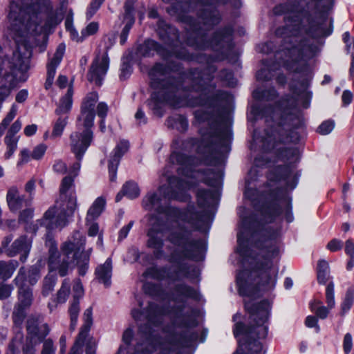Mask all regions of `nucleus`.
<instances>
[{
  "label": "nucleus",
  "instance_id": "45",
  "mask_svg": "<svg viewBox=\"0 0 354 354\" xmlns=\"http://www.w3.org/2000/svg\"><path fill=\"white\" fill-rule=\"evenodd\" d=\"M92 324H93L91 323L84 322V324L81 326L80 332L75 339V343L71 349L70 354H80L78 349L81 348L84 345Z\"/></svg>",
  "mask_w": 354,
  "mask_h": 354
},
{
  "label": "nucleus",
  "instance_id": "37",
  "mask_svg": "<svg viewBox=\"0 0 354 354\" xmlns=\"http://www.w3.org/2000/svg\"><path fill=\"white\" fill-rule=\"evenodd\" d=\"M95 274L99 282L102 283L105 287H109L112 277L111 258H107L103 264L99 265L95 268Z\"/></svg>",
  "mask_w": 354,
  "mask_h": 354
},
{
  "label": "nucleus",
  "instance_id": "44",
  "mask_svg": "<svg viewBox=\"0 0 354 354\" xmlns=\"http://www.w3.org/2000/svg\"><path fill=\"white\" fill-rule=\"evenodd\" d=\"M166 122L169 128L176 129L180 133L186 132L189 128L188 120L187 117L183 114L169 116Z\"/></svg>",
  "mask_w": 354,
  "mask_h": 354
},
{
  "label": "nucleus",
  "instance_id": "13",
  "mask_svg": "<svg viewBox=\"0 0 354 354\" xmlns=\"http://www.w3.org/2000/svg\"><path fill=\"white\" fill-rule=\"evenodd\" d=\"M109 46L106 47V50L102 55L101 62L99 63L98 59L95 58L88 69L87 80L88 82H95L97 86H101L103 84L104 77L106 75L110 64V59L108 51L115 42V35L108 37Z\"/></svg>",
  "mask_w": 354,
  "mask_h": 354
},
{
  "label": "nucleus",
  "instance_id": "47",
  "mask_svg": "<svg viewBox=\"0 0 354 354\" xmlns=\"http://www.w3.org/2000/svg\"><path fill=\"white\" fill-rule=\"evenodd\" d=\"M105 206V198L102 196L97 197L87 212L86 220L88 221L89 218L91 220L97 219L103 212Z\"/></svg>",
  "mask_w": 354,
  "mask_h": 354
},
{
  "label": "nucleus",
  "instance_id": "49",
  "mask_svg": "<svg viewBox=\"0 0 354 354\" xmlns=\"http://www.w3.org/2000/svg\"><path fill=\"white\" fill-rule=\"evenodd\" d=\"M57 208L55 205L50 207L44 214L41 218L37 220L40 227H45L47 230L53 228L54 219L56 218Z\"/></svg>",
  "mask_w": 354,
  "mask_h": 354
},
{
  "label": "nucleus",
  "instance_id": "5",
  "mask_svg": "<svg viewBox=\"0 0 354 354\" xmlns=\"http://www.w3.org/2000/svg\"><path fill=\"white\" fill-rule=\"evenodd\" d=\"M169 185L172 188L171 198L181 203H188L185 208H180L171 205H159L156 212L159 214H165L167 217L180 220L183 222L196 225L198 222L204 223L211 218L212 214L208 211H198L193 203L192 196L188 191L198 186V183L187 180L177 176H170L167 179Z\"/></svg>",
  "mask_w": 354,
  "mask_h": 354
},
{
  "label": "nucleus",
  "instance_id": "38",
  "mask_svg": "<svg viewBox=\"0 0 354 354\" xmlns=\"http://www.w3.org/2000/svg\"><path fill=\"white\" fill-rule=\"evenodd\" d=\"M236 252L244 259H256V257L253 256L252 250L249 247V238L243 231L237 234V248Z\"/></svg>",
  "mask_w": 354,
  "mask_h": 354
},
{
  "label": "nucleus",
  "instance_id": "36",
  "mask_svg": "<svg viewBox=\"0 0 354 354\" xmlns=\"http://www.w3.org/2000/svg\"><path fill=\"white\" fill-rule=\"evenodd\" d=\"M292 170L290 165H278L270 169L267 179L272 183H279L287 180L292 174Z\"/></svg>",
  "mask_w": 354,
  "mask_h": 354
},
{
  "label": "nucleus",
  "instance_id": "55",
  "mask_svg": "<svg viewBox=\"0 0 354 354\" xmlns=\"http://www.w3.org/2000/svg\"><path fill=\"white\" fill-rule=\"evenodd\" d=\"M26 308L17 306L16 310L12 313V322L15 328L19 329L20 335L19 342L21 343L24 339V335L21 332L23 322L26 317Z\"/></svg>",
  "mask_w": 354,
  "mask_h": 354
},
{
  "label": "nucleus",
  "instance_id": "28",
  "mask_svg": "<svg viewBox=\"0 0 354 354\" xmlns=\"http://www.w3.org/2000/svg\"><path fill=\"white\" fill-rule=\"evenodd\" d=\"M325 295L327 307L321 306L315 308V306L313 303L310 304V310L315 313V316L317 317L318 319H326L330 313V309L333 308L335 305V284L333 281H331L326 285Z\"/></svg>",
  "mask_w": 354,
  "mask_h": 354
},
{
  "label": "nucleus",
  "instance_id": "58",
  "mask_svg": "<svg viewBox=\"0 0 354 354\" xmlns=\"http://www.w3.org/2000/svg\"><path fill=\"white\" fill-rule=\"evenodd\" d=\"M60 254L56 245H52L48 250V267L49 272L56 271V266L59 263Z\"/></svg>",
  "mask_w": 354,
  "mask_h": 354
},
{
  "label": "nucleus",
  "instance_id": "53",
  "mask_svg": "<svg viewBox=\"0 0 354 354\" xmlns=\"http://www.w3.org/2000/svg\"><path fill=\"white\" fill-rule=\"evenodd\" d=\"M142 333L146 337V339L149 344L156 350L158 346H162L163 342H162V337L159 334H154V330L149 325H146L144 329L142 330Z\"/></svg>",
  "mask_w": 354,
  "mask_h": 354
},
{
  "label": "nucleus",
  "instance_id": "32",
  "mask_svg": "<svg viewBox=\"0 0 354 354\" xmlns=\"http://www.w3.org/2000/svg\"><path fill=\"white\" fill-rule=\"evenodd\" d=\"M315 48V46L308 44V40L306 38H302L297 44L286 47L284 51L290 58H295L300 62L304 57L306 50H313Z\"/></svg>",
  "mask_w": 354,
  "mask_h": 354
},
{
  "label": "nucleus",
  "instance_id": "27",
  "mask_svg": "<svg viewBox=\"0 0 354 354\" xmlns=\"http://www.w3.org/2000/svg\"><path fill=\"white\" fill-rule=\"evenodd\" d=\"M272 12L275 16L292 14L299 15L301 17L310 15L309 11L301 6L299 0H287L286 2L279 3L274 6Z\"/></svg>",
  "mask_w": 354,
  "mask_h": 354
},
{
  "label": "nucleus",
  "instance_id": "22",
  "mask_svg": "<svg viewBox=\"0 0 354 354\" xmlns=\"http://www.w3.org/2000/svg\"><path fill=\"white\" fill-rule=\"evenodd\" d=\"M130 145L127 140H121L113 149L108 162L109 180L115 182L117 178L118 169L123 156L129 151Z\"/></svg>",
  "mask_w": 354,
  "mask_h": 354
},
{
  "label": "nucleus",
  "instance_id": "25",
  "mask_svg": "<svg viewBox=\"0 0 354 354\" xmlns=\"http://www.w3.org/2000/svg\"><path fill=\"white\" fill-rule=\"evenodd\" d=\"M32 243V238L29 239L26 234L21 235L12 243L10 248L6 250V254L10 257L20 254V261L25 263L29 256Z\"/></svg>",
  "mask_w": 354,
  "mask_h": 354
},
{
  "label": "nucleus",
  "instance_id": "31",
  "mask_svg": "<svg viewBox=\"0 0 354 354\" xmlns=\"http://www.w3.org/2000/svg\"><path fill=\"white\" fill-rule=\"evenodd\" d=\"M71 141V151L74 153L77 162H74L72 169L75 172L74 176L77 175V172L80 171L81 167V161L83 160L84 156L88 148L91 144H89L86 147L82 145V138L81 136H77V137L73 138V134L70 136Z\"/></svg>",
  "mask_w": 354,
  "mask_h": 354
},
{
  "label": "nucleus",
  "instance_id": "17",
  "mask_svg": "<svg viewBox=\"0 0 354 354\" xmlns=\"http://www.w3.org/2000/svg\"><path fill=\"white\" fill-rule=\"evenodd\" d=\"M308 27L306 29L305 32L310 37L314 39H317L321 37H327L330 36L333 31V19H330V24L328 28H324V25L328 20V12L326 11H321L319 14V19L321 22L317 21L311 15H306Z\"/></svg>",
  "mask_w": 354,
  "mask_h": 354
},
{
  "label": "nucleus",
  "instance_id": "12",
  "mask_svg": "<svg viewBox=\"0 0 354 354\" xmlns=\"http://www.w3.org/2000/svg\"><path fill=\"white\" fill-rule=\"evenodd\" d=\"M154 52L158 55L162 60H167L172 57L176 59H188V53L185 50H180L179 48L168 49L163 44L158 41L147 38L139 44L136 48V53L143 57H151L154 55Z\"/></svg>",
  "mask_w": 354,
  "mask_h": 354
},
{
  "label": "nucleus",
  "instance_id": "62",
  "mask_svg": "<svg viewBox=\"0 0 354 354\" xmlns=\"http://www.w3.org/2000/svg\"><path fill=\"white\" fill-rule=\"evenodd\" d=\"M71 287L69 284L66 283V279L63 281L60 289L57 291L55 302L57 304H64L66 301L70 294Z\"/></svg>",
  "mask_w": 354,
  "mask_h": 354
},
{
  "label": "nucleus",
  "instance_id": "40",
  "mask_svg": "<svg viewBox=\"0 0 354 354\" xmlns=\"http://www.w3.org/2000/svg\"><path fill=\"white\" fill-rule=\"evenodd\" d=\"M73 88L72 86L68 88L66 94L62 96L59 100V103L55 110L56 115H62L64 114H68L73 106Z\"/></svg>",
  "mask_w": 354,
  "mask_h": 354
},
{
  "label": "nucleus",
  "instance_id": "7",
  "mask_svg": "<svg viewBox=\"0 0 354 354\" xmlns=\"http://www.w3.org/2000/svg\"><path fill=\"white\" fill-rule=\"evenodd\" d=\"M291 97H283L274 104H267L262 107L261 118L271 116L275 126L281 129L287 127L283 138L287 141L297 144L301 140V135L298 130L306 129L305 118L301 111H293L295 104L291 102Z\"/></svg>",
  "mask_w": 354,
  "mask_h": 354
},
{
  "label": "nucleus",
  "instance_id": "9",
  "mask_svg": "<svg viewBox=\"0 0 354 354\" xmlns=\"http://www.w3.org/2000/svg\"><path fill=\"white\" fill-rule=\"evenodd\" d=\"M168 299L173 301L180 304L169 306V315H173L176 320L173 322L178 328H194L198 326L197 311L195 309L192 310L191 313H184L186 307L187 299H192L195 301H199L201 299L200 292L194 287L185 283H177L173 288V292Z\"/></svg>",
  "mask_w": 354,
  "mask_h": 354
},
{
  "label": "nucleus",
  "instance_id": "34",
  "mask_svg": "<svg viewBox=\"0 0 354 354\" xmlns=\"http://www.w3.org/2000/svg\"><path fill=\"white\" fill-rule=\"evenodd\" d=\"M196 15L207 26L214 27L222 21V16L216 9L202 8L197 11Z\"/></svg>",
  "mask_w": 354,
  "mask_h": 354
},
{
  "label": "nucleus",
  "instance_id": "8",
  "mask_svg": "<svg viewBox=\"0 0 354 354\" xmlns=\"http://www.w3.org/2000/svg\"><path fill=\"white\" fill-rule=\"evenodd\" d=\"M261 204L259 207L255 204L254 209L261 213L268 223H274L283 214L287 223L293 221L292 199L286 187L278 186L266 189L261 193Z\"/></svg>",
  "mask_w": 354,
  "mask_h": 354
},
{
  "label": "nucleus",
  "instance_id": "20",
  "mask_svg": "<svg viewBox=\"0 0 354 354\" xmlns=\"http://www.w3.org/2000/svg\"><path fill=\"white\" fill-rule=\"evenodd\" d=\"M26 270L24 267H21L15 279V285L18 288V306L27 309L32 302V290L26 284Z\"/></svg>",
  "mask_w": 354,
  "mask_h": 354
},
{
  "label": "nucleus",
  "instance_id": "46",
  "mask_svg": "<svg viewBox=\"0 0 354 354\" xmlns=\"http://www.w3.org/2000/svg\"><path fill=\"white\" fill-rule=\"evenodd\" d=\"M196 196L198 206L200 208H205L209 207V200H215L217 198L218 193L214 190L201 188L198 189Z\"/></svg>",
  "mask_w": 354,
  "mask_h": 354
},
{
  "label": "nucleus",
  "instance_id": "11",
  "mask_svg": "<svg viewBox=\"0 0 354 354\" xmlns=\"http://www.w3.org/2000/svg\"><path fill=\"white\" fill-rule=\"evenodd\" d=\"M166 11L171 16H176L178 21L189 26L185 30V42L187 46L189 38L195 39L198 43L208 39L207 32L200 22L187 14L189 11L185 6H182L180 3H172L166 8Z\"/></svg>",
  "mask_w": 354,
  "mask_h": 354
},
{
  "label": "nucleus",
  "instance_id": "4",
  "mask_svg": "<svg viewBox=\"0 0 354 354\" xmlns=\"http://www.w3.org/2000/svg\"><path fill=\"white\" fill-rule=\"evenodd\" d=\"M192 231L184 225H179L177 230L169 232L167 240L175 246L181 247V250H175L167 258L171 263L177 264L176 269L171 273L175 281L180 280V277L194 278L198 274L196 268H192L187 263L183 262L185 259L198 262L205 258L207 243L202 239H192Z\"/></svg>",
  "mask_w": 354,
  "mask_h": 354
},
{
  "label": "nucleus",
  "instance_id": "6",
  "mask_svg": "<svg viewBox=\"0 0 354 354\" xmlns=\"http://www.w3.org/2000/svg\"><path fill=\"white\" fill-rule=\"evenodd\" d=\"M234 32V30L232 26L226 25L214 30L207 41L198 43L195 39L189 38L188 46L201 50L209 49L214 52L215 54H194L190 53L185 47L180 46V50H185L189 55L188 59H178L186 62L195 61L198 63H205L207 65V68L214 73L216 71V66L213 65V64L227 59L229 57L228 51L232 50L234 46L233 42Z\"/></svg>",
  "mask_w": 354,
  "mask_h": 354
},
{
  "label": "nucleus",
  "instance_id": "39",
  "mask_svg": "<svg viewBox=\"0 0 354 354\" xmlns=\"http://www.w3.org/2000/svg\"><path fill=\"white\" fill-rule=\"evenodd\" d=\"M273 131L277 132L280 136H283L279 132H277L275 129L265 130V136L261 139V149L264 153H271L274 149L276 150L277 146L284 142L283 139L277 140L274 134Z\"/></svg>",
  "mask_w": 354,
  "mask_h": 354
},
{
  "label": "nucleus",
  "instance_id": "41",
  "mask_svg": "<svg viewBox=\"0 0 354 354\" xmlns=\"http://www.w3.org/2000/svg\"><path fill=\"white\" fill-rule=\"evenodd\" d=\"M91 250V249H89L79 253L77 250V252L73 253V258L76 260L77 272L81 277L85 276L88 270Z\"/></svg>",
  "mask_w": 354,
  "mask_h": 354
},
{
  "label": "nucleus",
  "instance_id": "15",
  "mask_svg": "<svg viewBox=\"0 0 354 354\" xmlns=\"http://www.w3.org/2000/svg\"><path fill=\"white\" fill-rule=\"evenodd\" d=\"M26 339L37 344H41L46 339L50 332L48 324L44 322L39 316H30L26 320Z\"/></svg>",
  "mask_w": 354,
  "mask_h": 354
},
{
  "label": "nucleus",
  "instance_id": "29",
  "mask_svg": "<svg viewBox=\"0 0 354 354\" xmlns=\"http://www.w3.org/2000/svg\"><path fill=\"white\" fill-rule=\"evenodd\" d=\"M66 197L67 198L66 205L63 204L59 211H57L55 218L56 226H66L68 224V218L73 217L77 208L76 196L71 194Z\"/></svg>",
  "mask_w": 354,
  "mask_h": 354
},
{
  "label": "nucleus",
  "instance_id": "24",
  "mask_svg": "<svg viewBox=\"0 0 354 354\" xmlns=\"http://www.w3.org/2000/svg\"><path fill=\"white\" fill-rule=\"evenodd\" d=\"M187 78L191 80L192 84L183 88L184 92L203 93L209 91V88H216V84H209L204 81L203 71L198 68H189Z\"/></svg>",
  "mask_w": 354,
  "mask_h": 354
},
{
  "label": "nucleus",
  "instance_id": "10",
  "mask_svg": "<svg viewBox=\"0 0 354 354\" xmlns=\"http://www.w3.org/2000/svg\"><path fill=\"white\" fill-rule=\"evenodd\" d=\"M99 95L97 91H91L83 98L80 105V115L77 117V121L82 120L84 129L82 132L72 133L73 138L77 136L82 138V145L86 147L91 144L93 140L94 120L96 115L95 105L98 101Z\"/></svg>",
  "mask_w": 354,
  "mask_h": 354
},
{
  "label": "nucleus",
  "instance_id": "43",
  "mask_svg": "<svg viewBox=\"0 0 354 354\" xmlns=\"http://www.w3.org/2000/svg\"><path fill=\"white\" fill-rule=\"evenodd\" d=\"M169 308V304L159 305L153 301H149L146 309L149 320L155 322L160 316L168 315Z\"/></svg>",
  "mask_w": 354,
  "mask_h": 354
},
{
  "label": "nucleus",
  "instance_id": "64",
  "mask_svg": "<svg viewBox=\"0 0 354 354\" xmlns=\"http://www.w3.org/2000/svg\"><path fill=\"white\" fill-rule=\"evenodd\" d=\"M62 20V18H60L57 14V12H54L53 10V8L50 7V12H48L46 19L45 21V26L49 28H55L57 25H59Z\"/></svg>",
  "mask_w": 354,
  "mask_h": 354
},
{
  "label": "nucleus",
  "instance_id": "23",
  "mask_svg": "<svg viewBox=\"0 0 354 354\" xmlns=\"http://www.w3.org/2000/svg\"><path fill=\"white\" fill-rule=\"evenodd\" d=\"M164 331L168 333L165 337L166 342L172 346L189 348L198 338V334L196 331L183 330L176 332L169 330L168 328L164 329Z\"/></svg>",
  "mask_w": 354,
  "mask_h": 354
},
{
  "label": "nucleus",
  "instance_id": "21",
  "mask_svg": "<svg viewBox=\"0 0 354 354\" xmlns=\"http://www.w3.org/2000/svg\"><path fill=\"white\" fill-rule=\"evenodd\" d=\"M285 25L279 26L275 30V35L279 38H287L297 36L303 24V19L299 15L283 16Z\"/></svg>",
  "mask_w": 354,
  "mask_h": 354
},
{
  "label": "nucleus",
  "instance_id": "56",
  "mask_svg": "<svg viewBox=\"0 0 354 354\" xmlns=\"http://www.w3.org/2000/svg\"><path fill=\"white\" fill-rule=\"evenodd\" d=\"M122 193L129 199L133 200L140 196V189L137 183L128 180L122 185Z\"/></svg>",
  "mask_w": 354,
  "mask_h": 354
},
{
  "label": "nucleus",
  "instance_id": "61",
  "mask_svg": "<svg viewBox=\"0 0 354 354\" xmlns=\"http://www.w3.org/2000/svg\"><path fill=\"white\" fill-rule=\"evenodd\" d=\"M263 191L259 193L257 189L248 187L246 188L244 192V196L253 203L254 207V205L257 204V207H259L262 200L261 196V193Z\"/></svg>",
  "mask_w": 354,
  "mask_h": 354
},
{
  "label": "nucleus",
  "instance_id": "1",
  "mask_svg": "<svg viewBox=\"0 0 354 354\" xmlns=\"http://www.w3.org/2000/svg\"><path fill=\"white\" fill-rule=\"evenodd\" d=\"M261 223L254 213L241 218V228L250 232L252 235L259 234L255 239L254 245L260 251L266 252L261 255L262 260L257 258L252 259L254 262L250 263V268L240 270L236 275L237 290L240 296L248 297H260V292H267L274 289L277 279L272 277L270 273L272 268L273 259L279 254V247L275 245H266L268 241L261 236L259 232Z\"/></svg>",
  "mask_w": 354,
  "mask_h": 354
},
{
  "label": "nucleus",
  "instance_id": "59",
  "mask_svg": "<svg viewBox=\"0 0 354 354\" xmlns=\"http://www.w3.org/2000/svg\"><path fill=\"white\" fill-rule=\"evenodd\" d=\"M57 279L56 274H48L44 277L41 290L44 297H47L54 290Z\"/></svg>",
  "mask_w": 354,
  "mask_h": 354
},
{
  "label": "nucleus",
  "instance_id": "48",
  "mask_svg": "<svg viewBox=\"0 0 354 354\" xmlns=\"http://www.w3.org/2000/svg\"><path fill=\"white\" fill-rule=\"evenodd\" d=\"M18 266L17 260L0 261V279L6 281L10 279Z\"/></svg>",
  "mask_w": 354,
  "mask_h": 354
},
{
  "label": "nucleus",
  "instance_id": "3",
  "mask_svg": "<svg viewBox=\"0 0 354 354\" xmlns=\"http://www.w3.org/2000/svg\"><path fill=\"white\" fill-rule=\"evenodd\" d=\"M244 310L249 315L252 323L236 322L241 315L239 313L232 316L233 335L238 342V348L233 354H265L262 353L263 344L259 339H265L268 335V321L271 316L272 303L268 299L259 301H244Z\"/></svg>",
  "mask_w": 354,
  "mask_h": 354
},
{
  "label": "nucleus",
  "instance_id": "52",
  "mask_svg": "<svg viewBox=\"0 0 354 354\" xmlns=\"http://www.w3.org/2000/svg\"><path fill=\"white\" fill-rule=\"evenodd\" d=\"M317 280L319 285L326 284L329 277V265L324 259H319L317 261Z\"/></svg>",
  "mask_w": 354,
  "mask_h": 354
},
{
  "label": "nucleus",
  "instance_id": "57",
  "mask_svg": "<svg viewBox=\"0 0 354 354\" xmlns=\"http://www.w3.org/2000/svg\"><path fill=\"white\" fill-rule=\"evenodd\" d=\"M298 153L297 148L293 147H279L277 148L274 154L280 160H290L294 158Z\"/></svg>",
  "mask_w": 354,
  "mask_h": 354
},
{
  "label": "nucleus",
  "instance_id": "51",
  "mask_svg": "<svg viewBox=\"0 0 354 354\" xmlns=\"http://www.w3.org/2000/svg\"><path fill=\"white\" fill-rule=\"evenodd\" d=\"M12 68L17 70L24 75L30 68L29 60L19 51L17 54L14 53Z\"/></svg>",
  "mask_w": 354,
  "mask_h": 354
},
{
  "label": "nucleus",
  "instance_id": "30",
  "mask_svg": "<svg viewBox=\"0 0 354 354\" xmlns=\"http://www.w3.org/2000/svg\"><path fill=\"white\" fill-rule=\"evenodd\" d=\"M6 201L10 211L12 213L19 212L24 204L26 207L30 205V200H27L25 195H20L16 186L10 187L6 194Z\"/></svg>",
  "mask_w": 354,
  "mask_h": 354
},
{
  "label": "nucleus",
  "instance_id": "26",
  "mask_svg": "<svg viewBox=\"0 0 354 354\" xmlns=\"http://www.w3.org/2000/svg\"><path fill=\"white\" fill-rule=\"evenodd\" d=\"M166 63L160 62H155L148 72V75L151 81V77H157L158 75H166L171 73H180L183 71V64L181 62L167 59L165 60Z\"/></svg>",
  "mask_w": 354,
  "mask_h": 354
},
{
  "label": "nucleus",
  "instance_id": "19",
  "mask_svg": "<svg viewBox=\"0 0 354 354\" xmlns=\"http://www.w3.org/2000/svg\"><path fill=\"white\" fill-rule=\"evenodd\" d=\"M181 97L178 95H175L171 92H161L155 90L150 95V99L148 104L150 106L151 102L153 103L151 109L154 115L162 118L164 114V110L162 104H167L174 107L178 106L181 102Z\"/></svg>",
  "mask_w": 354,
  "mask_h": 354
},
{
  "label": "nucleus",
  "instance_id": "42",
  "mask_svg": "<svg viewBox=\"0 0 354 354\" xmlns=\"http://www.w3.org/2000/svg\"><path fill=\"white\" fill-rule=\"evenodd\" d=\"M142 290L144 293L152 298L160 297L165 299L169 297L171 293H167L163 289L160 283H154L151 281H147L142 285Z\"/></svg>",
  "mask_w": 354,
  "mask_h": 354
},
{
  "label": "nucleus",
  "instance_id": "63",
  "mask_svg": "<svg viewBox=\"0 0 354 354\" xmlns=\"http://www.w3.org/2000/svg\"><path fill=\"white\" fill-rule=\"evenodd\" d=\"M40 272L41 268L39 265L35 264L29 268L26 277L30 285L34 286L37 283L41 277Z\"/></svg>",
  "mask_w": 354,
  "mask_h": 354
},
{
  "label": "nucleus",
  "instance_id": "33",
  "mask_svg": "<svg viewBox=\"0 0 354 354\" xmlns=\"http://www.w3.org/2000/svg\"><path fill=\"white\" fill-rule=\"evenodd\" d=\"M142 275L145 278H150L158 281H162L165 279L171 281L176 279L169 267L158 266L156 265L146 268Z\"/></svg>",
  "mask_w": 354,
  "mask_h": 354
},
{
  "label": "nucleus",
  "instance_id": "16",
  "mask_svg": "<svg viewBox=\"0 0 354 354\" xmlns=\"http://www.w3.org/2000/svg\"><path fill=\"white\" fill-rule=\"evenodd\" d=\"M199 93L200 94L196 96L186 97V106L191 108H216L218 106L221 102L225 100L227 96V93L222 90H218L216 92L212 94H209L207 92Z\"/></svg>",
  "mask_w": 354,
  "mask_h": 354
},
{
  "label": "nucleus",
  "instance_id": "54",
  "mask_svg": "<svg viewBox=\"0 0 354 354\" xmlns=\"http://www.w3.org/2000/svg\"><path fill=\"white\" fill-rule=\"evenodd\" d=\"M354 304V287H348L340 305L339 315L344 317L351 309Z\"/></svg>",
  "mask_w": 354,
  "mask_h": 354
},
{
  "label": "nucleus",
  "instance_id": "60",
  "mask_svg": "<svg viewBox=\"0 0 354 354\" xmlns=\"http://www.w3.org/2000/svg\"><path fill=\"white\" fill-rule=\"evenodd\" d=\"M68 117L62 118L61 115L55 121L52 131V136L57 138L62 136L65 127L68 124Z\"/></svg>",
  "mask_w": 354,
  "mask_h": 354
},
{
  "label": "nucleus",
  "instance_id": "35",
  "mask_svg": "<svg viewBox=\"0 0 354 354\" xmlns=\"http://www.w3.org/2000/svg\"><path fill=\"white\" fill-rule=\"evenodd\" d=\"M156 223H153L152 227H150L147 232L148 239L146 243V245L148 248L154 249L160 245H164L163 239L158 236V234L162 233L161 229L157 226H162L163 221L159 217H156Z\"/></svg>",
  "mask_w": 354,
  "mask_h": 354
},
{
  "label": "nucleus",
  "instance_id": "2",
  "mask_svg": "<svg viewBox=\"0 0 354 354\" xmlns=\"http://www.w3.org/2000/svg\"><path fill=\"white\" fill-rule=\"evenodd\" d=\"M217 123L211 122L209 124L211 131L209 135L211 138H218L219 141H214L212 139L203 140L196 148V153L201 156L198 158L194 155L187 154L181 151H173L169 157L172 164L180 165L176 169L178 175L196 179L194 173L201 174L204 176L202 183L209 187L216 185L218 178H222L223 172L221 170L214 169H198L195 167L203 165L205 166H215L221 164V158L214 155L213 148L216 146H225L224 141L232 133L225 129H220Z\"/></svg>",
  "mask_w": 354,
  "mask_h": 354
},
{
  "label": "nucleus",
  "instance_id": "50",
  "mask_svg": "<svg viewBox=\"0 0 354 354\" xmlns=\"http://www.w3.org/2000/svg\"><path fill=\"white\" fill-rule=\"evenodd\" d=\"M132 61L133 56L131 54L122 57L119 74L120 81H125L133 73Z\"/></svg>",
  "mask_w": 354,
  "mask_h": 354
},
{
  "label": "nucleus",
  "instance_id": "14",
  "mask_svg": "<svg viewBox=\"0 0 354 354\" xmlns=\"http://www.w3.org/2000/svg\"><path fill=\"white\" fill-rule=\"evenodd\" d=\"M187 73L182 71L178 76L169 75L165 78L151 77L149 82V87L153 90H162L164 92H171L175 95L178 91L184 92L186 86L184 85L185 79L187 78Z\"/></svg>",
  "mask_w": 354,
  "mask_h": 354
},
{
  "label": "nucleus",
  "instance_id": "18",
  "mask_svg": "<svg viewBox=\"0 0 354 354\" xmlns=\"http://www.w3.org/2000/svg\"><path fill=\"white\" fill-rule=\"evenodd\" d=\"M156 34L158 39L171 49L178 48L180 31L175 26L167 23L164 19H159L156 23Z\"/></svg>",
  "mask_w": 354,
  "mask_h": 354
}]
</instances>
